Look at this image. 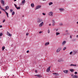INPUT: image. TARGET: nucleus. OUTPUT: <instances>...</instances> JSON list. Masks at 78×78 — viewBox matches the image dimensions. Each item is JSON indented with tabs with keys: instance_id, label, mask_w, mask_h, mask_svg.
I'll return each instance as SVG.
<instances>
[{
	"instance_id": "nucleus-1",
	"label": "nucleus",
	"mask_w": 78,
	"mask_h": 78,
	"mask_svg": "<svg viewBox=\"0 0 78 78\" xmlns=\"http://www.w3.org/2000/svg\"><path fill=\"white\" fill-rule=\"evenodd\" d=\"M42 19H38L37 20V22L38 23H40L41 22H42Z\"/></svg>"
},
{
	"instance_id": "nucleus-2",
	"label": "nucleus",
	"mask_w": 78,
	"mask_h": 78,
	"mask_svg": "<svg viewBox=\"0 0 78 78\" xmlns=\"http://www.w3.org/2000/svg\"><path fill=\"white\" fill-rule=\"evenodd\" d=\"M41 8V5H37L35 8V10H36V9H39V8Z\"/></svg>"
},
{
	"instance_id": "nucleus-3",
	"label": "nucleus",
	"mask_w": 78,
	"mask_h": 78,
	"mask_svg": "<svg viewBox=\"0 0 78 78\" xmlns=\"http://www.w3.org/2000/svg\"><path fill=\"white\" fill-rule=\"evenodd\" d=\"M25 3V0H23L21 3V5H23Z\"/></svg>"
},
{
	"instance_id": "nucleus-4",
	"label": "nucleus",
	"mask_w": 78,
	"mask_h": 78,
	"mask_svg": "<svg viewBox=\"0 0 78 78\" xmlns=\"http://www.w3.org/2000/svg\"><path fill=\"white\" fill-rule=\"evenodd\" d=\"M44 25V22H42L39 25V27H42V25Z\"/></svg>"
},
{
	"instance_id": "nucleus-5",
	"label": "nucleus",
	"mask_w": 78,
	"mask_h": 78,
	"mask_svg": "<svg viewBox=\"0 0 78 78\" xmlns=\"http://www.w3.org/2000/svg\"><path fill=\"white\" fill-rule=\"evenodd\" d=\"M53 12H50L48 13V15L50 16H53Z\"/></svg>"
},
{
	"instance_id": "nucleus-6",
	"label": "nucleus",
	"mask_w": 78,
	"mask_h": 78,
	"mask_svg": "<svg viewBox=\"0 0 78 78\" xmlns=\"http://www.w3.org/2000/svg\"><path fill=\"white\" fill-rule=\"evenodd\" d=\"M61 50V48H58L56 52L57 53H58L60 51V50Z\"/></svg>"
},
{
	"instance_id": "nucleus-7",
	"label": "nucleus",
	"mask_w": 78,
	"mask_h": 78,
	"mask_svg": "<svg viewBox=\"0 0 78 78\" xmlns=\"http://www.w3.org/2000/svg\"><path fill=\"white\" fill-rule=\"evenodd\" d=\"M53 75H54V76H58V75H59V74L56 73H53Z\"/></svg>"
},
{
	"instance_id": "nucleus-8",
	"label": "nucleus",
	"mask_w": 78,
	"mask_h": 78,
	"mask_svg": "<svg viewBox=\"0 0 78 78\" xmlns=\"http://www.w3.org/2000/svg\"><path fill=\"white\" fill-rule=\"evenodd\" d=\"M70 66H73V67H76V64H71L70 65Z\"/></svg>"
},
{
	"instance_id": "nucleus-9",
	"label": "nucleus",
	"mask_w": 78,
	"mask_h": 78,
	"mask_svg": "<svg viewBox=\"0 0 78 78\" xmlns=\"http://www.w3.org/2000/svg\"><path fill=\"white\" fill-rule=\"evenodd\" d=\"M63 72H64L65 73H68V72H69V71L68 70H65L63 71Z\"/></svg>"
},
{
	"instance_id": "nucleus-10",
	"label": "nucleus",
	"mask_w": 78,
	"mask_h": 78,
	"mask_svg": "<svg viewBox=\"0 0 78 78\" xmlns=\"http://www.w3.org/2000/svg\"><path fill=\"white\" fill-rule=\"evenodd\" d=\"M7 35H8V36H11V34H10V33H9V32L7 31Z\"/></svg>"
},
{
	"instance_id": "nucleus-11",
	"label": "nucleus",
	"mask_w": 78,
	"mask_h": 78,
	"mask_svg": "<svg viewBox=\"0 0 78 78\" xmlns=\"http://www.w3.org/2000/svg\"><path fill=\"white\" fill-rule=\"evenodd\" d=\"M55 22L54 20H52V26H55Z\"/></svg>"
},
{
	"instance_id": "nucleus-12",
	"label": "nucleus",
	"mask_w": 78,
	"mask_h": 78,
	"mask_svg": "<svg viewBox=\"0 0 78 78\" xmlns=\"http://www.w3.org/2000/svg\"><path fill=\"white\" fill-rule=\"evenodd\" d=\"M1 2L2 4H4V5L5 4V1L3 0H1Z\"/></svg>"
},
{
	"instance_id": "nucleus-13",
	"label": "nucleus",
	"mask_w": 78,
	"mask_h": 78,
	"mask_svg": "<svg viewBox=\"0 0 78 78\" xmlns=\"http://www.w3.org/2000/svg\"><path fill=\"white\" fill-rule=\"evenodd\" d=\"M73 78H78V76L76 75H75L73 76Z\"/></svg>"
},
{
	"instance_id": "nucleus-14",
	"label": "nucleus",
	"mask_w": 78,
	"mask_h": 78,
	"mask_svg": "<svg viewBox=\"0 0 78 78\" xmlns=\"http://www.w3.org/2000/svg\"><path fill=\"white\" fill-rule=\"evenodd\" d=\"M5 12L6 14L7 17H9V16H8V13L6 12L5 10L4 11Z\"/></svg>"
},
{
	"instance_id": "nucleus-15",
	"label": "nucleus",
	"mask_w": 78,
	"mask_h": 78,
	"mask_svg": "<svg viewBox=\"0 0 78 78\" xmlns=\"http://www.w3.org/2000/svg\"><path fill=\"white\" fill-rule=\"evenodd\" d=\"M49 44H50V43L49 42H48L47 43H46L45 44V46H46L47 45H49Z\"/></svg>"
},
{
	"instance_id": "nucleus-16",
	"label": "nucleus",
	"mask_w": 78,
	"mask_h": 78,
	"mask_svg": "<svg viewBox=\"0 0 78 78\" xmlns=\"http://www.w3.org/2000/svg\"><path fill=\"white\" fill-rule=\"evenodd\" d=\"M5 10H8V9H9V6H6L5 7Z\"/></svg>"
},
{
	"instance_id": "nucleus-17",
	"label": "nucleus",
	"mask_w": 78,
	"mask_h": 78,
	"mask_svg": "<svg viewBox=\"0 0 78 78\" xmlns=\"http://www.w3.org/2000/svg\"><path fill=\"white\" fill-rule=\"evenodd\" d=\"M35 76H37V77H39V78H41V76H40V75H39V74L36 75H35Z\"/></svg>"
},
{
	"instance_id": "nucleus-18",
	"label": "nucleus",
	"mask_w": 78,
	"mask_h": 78,
	"mask_svg": "<svg viewBox=\"0 0 78 78\" xmlns=\"http://www.w3.org/2000/svg\"><path fill=\"white\" fill-rule=\"evenodd\" d=\"M0 9H2V11H5V9H3V8H2V7L0 5Z\"/></svg>"
},
{
	"instance_id": "nucleus-19",
	"label": "nucleus",
	"mask_w": 78,
	"mask_h": 78,
	"mask_svg": "<svg viewBox=\"0 0 78 78\" xmlns=\"http://www.w3.org/2000/svg\"><path fill=\"white\" fill-rule=\"evenodd\" d=\"M66 43V41H64L62 43V45H64Z\"/></svg>"
},
{
	"instance_id": "nucleus-20",
	"label": "nucleus",
	"mask_w": 78,
	"mask_h": 78,
	"mask_svg": "<svg viewBox=\"0 0 78 78\" xmlns=\"http://www.w3.org/2000/svg\"><path fill=\"white\" fill-rule=\"evenodd\" d=\"M50 69H47V72H50Z\"/></svg>"
},
{
	"instance_id": "nucleus-21",
	"label": "nucleus",
	"mask_w": 78,
	"mask_h": 78,
	"mask_svg": "<svg viewBox=\"0 0 78 78\" xmlns=\"http://www.w3.org/2000/svg\"><path fill=\"white\" fill-rule=\"evenodd\" d=\"M69 33H65L64 34V35H65V36H66V35H69Z\"/></svg>"
},
{
	"instance_id": "nucleus-22",
	"label": "nucleus",
	"mask_w": 78,
	"mask_h": 78,
	"mask_svg": "<svg viewBox=\"0 0 78 78\" xmlns=\"http://www.w3.org/2000/svg\"><path fill=\"white\" fill-rule=\"evenodd\" d=\"M60 34V33L59 32H56V36H58V35H59Z\"/></svg>"
},
{
	"instance_id": "nucleus-23",
	"label": "nucleus",
	"mask_w": 78,
	"mask_h": 78,
	"mask_svg": "<svg viewBox=\"0 0 78 78\" xmlns=\"http://www.w3.org/2000/svg\"><path fill=\"white\" fill-rule=\"evenodd\" d=\"M53 5V2H51L49 3V5Z\"/></svg>"
},
{
	"instance_id": "nucleus-24",
	"label": "nucleus",
	"mask_w": 78,
	"mask_h": 78,
	"mask_svg": "<svg viewBox=\"0 0 78 78\" xmlns=\"http://www.w3.org/2000/svg\"><path fill=\"white\" fill-rule=\"evenodd\" d=\"M59 10L60 11H64V9H59Z\"/></svg>"
},
{
	"instance_id": "nucleus-25",
	"label": "nucleus",
	"mask_w": 78,
	"mask_h": 78,
	"mask_svg": "<svg viewBox=\"0 0 78 78\" xmlns=\"http://www.w3.org/2000/svg\"><path fill=\"white\" fill-rule=\"evenodd\" d=\"M5 49V47L4 46L2 47V50L3 51V50H4V49Z\"/></svg>"
},
{
	"instance_id": "nucleus-26",
	"label": "nucleus",
	"mask_w": 78,
	"mask_h": 78,
	"mask_svg": "<svg viewBox=\"0 0 78 78\" xmlns=\"http://www.w3.org/2000/svg\"><path fill=\"white\" fill-rule=\"evenodd\" d=\"M31 6H32V7H34V4L32 3L31 4Z\"/></svg>"
},
{
	"instance_id": "nucleus-27",
	"label": "nucleus",
	"mask_w": 78,
	"mask_h": 78,
	"mask_svg": "<svg viewBox=\"0 0 78 78\" xmlns=\"http://www.w3.org/2000/svg\"><path fill=\"white\" fill-rule=\"evenodd\" d=\"M70 71L71 72H73V71H74V70H73V69H70Z\"/></svg>"
},
{
	"instance_id": "nucleus-28",
	"label": "nucleus",
	"mask_w": 78,
	"mask_h": 78,
	"mask_svg": "<svg viewBox=\"0 0 78 78\" xmlns=\"http://www.w3.org/2000/svg\"><path fill=\"white\" fill-rule=\"evenodd\" d=\"M15 14V12L14 11H13L12 12V16H13V15H14V14Z\"/></svg>"
},
{
	"instance_id": "nucleus-29",
	"label": "nucleus",
	"mask_w": 78,
	"mask_h": 78,
	"mask_svg": "<svg viewBox=\"0 0 78 78\" xmlns=\"http://www.w3.org/2000/svg\"><path fill=\"white\" fill-rule=\"evenodd\" d=\"M3 36V33H0V36Z\"/></svg>"
},
{
	"instance_id": "nucleus-30",
	"label": "nucleus",
	"mask_w": 78,
	"mask_h": 78,
	"mask_svg": "<svg viewBox=\"0 0 78 78\" xmlns=\"http://www.w3.org/2000/svg\"><path fill=\"white\" fill-rule=\"evenodd\" d=\"M16 9H20V7H17Z\"/></svg>"
},
{
	"instance_id": "nucleus-31",
	"label": "nucleus",
	"mask_w": 78,
	"mask_h": 78,
	"mask_svg": "<svg viewBox=\"0 0 78 78\" xmlns=\"http://www.w3.org/2000/svg\"><path fill=\"white\" fill-rule=\"evenodd\" d=\"M48 33H50V29H48Z\"/></svg>"
},
{
	"instance_id": "nucleus-32",
	"label": "nucleus",
	"mask_w": 78,
	"mask_h": 78,
	"mask_svg": "<svg viewBox=\"0 0 78 78\" xmlns=\"http://www.w3.org/2000/svg\"><path fill=\"white\" fill-rule=\"evenodd\" d=\"M59 25H60V26H62V25H63V24H62V23H60Z\"/></svg>"
},
{
	"instance_id": "nucleus-33",
	"label": "nucleus",
	"mask_w": 78,
	"mask_h": 78,
	"mask_svg": "<svg viewBox=\"0 0 78 78\" xmlns=\"http://www.w3.org/2000/svg\"><path fill=\"white\" fill-rule=\"evenodd\" d=\"M12 11H13V9H11L10 10V12H12Z\"/></svg>"
},
{
	"instance_id": "nucleus-34",
	"label": "nucleus",
	"mask_w": 78,
	"mask_h": 78,
	"mask_svg": "<svg viewBox=\"0 0 78 78\" xmlns=\"http://www.w3.org/2000/svg\"><path fill=\"white\" fill-rule=\"evenodd\" d=\"M14 5L15 7V8H17V5H15V4H14Z\"/></svg>"
},
{
	"instance_id": "nucleus-35",
	"label": "nucleus",
	"mask_w": 78,
	"mask_h": 78,
	"mask_svg": "<svg viewBox=\"0 0 78 78\" xmlns=\"http://www.w3.org/2000/svg\"><path fill=\"white\" fill-rule=\"evenodd\" d=\"M66 47H64L63 49V50H66Z\"/></svg>"
},
{
	"instance_id": "nucleus-36",
	"label": "nucleus",
	"mask_w": 78,
	"mask_h": 78,
	"mask_svg": "<svg viewBox=\"0 0 78 78\" xmlns=\"http://www.w3.org/2000/svg\"><path fill=\"white\" fill-rule=\"evenodd\" d=\"M42 33V31H40L39 32V34H41V33Z\"/></svg>"
},
{
	"instance_id": "nucleus-37",
	"label": "nucleus",
	"mask_w": 78,
	"mask_h": 78,
	"mask_svg": "<svg viewBox=\"0 0 78 78\" xmlns=\"http://www.w3.org/2000/svg\"><path fill=\"white\" fill-rule=\"evenodd\" d=\"M72 53H73V52H72V51L71 52L69 53L70 55H72Z\"/></svg>"
},
{
	"instance_id": "nucleus-38",
	"label": "nucleus",
	"mask_w": 78,
	"mask_h": 78,
	"mask_svg": "<svg viewBox=\"0 0 78 78\" xmlns=\"http://www.w3.org/2000/svg\"><path fill=\"white\" fill-rule=\"evenodd\" d=\"M71 75L72 76H73V74H71Z\"/></svg>"
},
{
	"instance_id": "nucleus-39",
	"label": "nucleus",
	"mask_w": 78,
	"mask_h": 78,
	"mask_svg": "<svg viewBox=\"0 0 78 78\" xmlns=\"http://www.w3.org/2000/svg\"><path fill=\"white\" fill-rule=\"evenodd\" d=\"M42 14L43 15V16H45V13H43Z\"/></svg>"
},
{
	"instance_id": "nucleus-40",
	"label": "nucleus",
	"mask_w": 78,
	"mask_h": 78,
	"mask_svg": "<svg viewBox=\"0 0 78 78\" xmlns=\"http://www.w3.org/2000/svg\"><path fill=\"white\" fill-rule=\"evenodd\" d=\"M75 74H77L78 73L77 72H75L74 73Z\"/></svg>"
},
{
	"instance_id": "nucleus-41",
	"label": "nucleus",
	"mask_w": 78,
	"mask_h": 78,
	"mask_svg": "<svg viewBox=\"0 0 78 78\" xmlns=\"http://www.w3.org/2000/svg\"><path fill=\"white\" fill-rule=\"evenodd\" d=\"M35 73H37V70H35Z\"/></svg>"
},
{
	"instance_id": "nucleus-42",
	"label": "nucleus",
	"mask_w": 78,
	"mask_h": 78,
	"mask_svg": "<svg viewBox=\"0 0 78 78\" xmlns=\"http://www.w3.org/2000/svg\"><path fill=\"white\" fill-rule=\"evenodd\" d=\"M5 22V20H4L3 21V23H4V22Z\"/></svg>"
},
{
	"instance_id": "nucleus-43",
	"label": "nucleus",
	"mask_w": 78,
	"mask_h": 78,
	"mask_svg": "<svg viewBox=\"0 0 78 78\" xmlns=\"http://www.w3.org/2000/svg\"><path fill=\"white\" fill-rule=\"evenodd\" d=\"M50 68H51V66H49V67H48V69H50Z\"/></svg>"
},
{
	"instance_id": "nucleus-44",
	"label": "nucleus",
	"mask_w": 78,
	"mask_h": 78,
	"mask_svg": "<svg viewBox=\"0 0 78 78\" xmlns=\"http://www.w3.org/2000/svg\"><path fill=\"white\" fill-rule=\"evenodd\" d=\"M27 53H29V51H27Z\"/></svg>"
},
{
	"instance_id": "nucleus-45",
	"label": "nucleus",
	"mask_w": 78,
	"mask_h": 78,
	"mask_svg": "<svg viewBox=\"0 0 78 78\" xmlns=\"http://www.w3.org/2000/svg\"><path fill=\"white\" fill-rule=\"evenodd\" d=\"M28 33H27L26 34V36H28Z\"/></svg>"
},
{
	"instance_id": "nucleus-46",
	"label": "nucleus",
	"mask_w": 78,
	"mask_h": 78,
	"mask_svg": "<svg viewBox=\"0 0 78 78\" xmlns=\"http://www.w3.org/2000/svg\"><path fill=\"white\" fill-rule=\"evenodd\" d=\"M0 28H2V26L0 25Z\"/></svg>"
},
{
	"instance_id": "nucleus-47",
	"label": "nucleus",
	"mask_w": 78,
	"mask_h": 78,
	"mask_svg": "<svg viewBox=\"0 0 78 78\" xmlns=\"http://www.w3.org/2000/svg\"><path fill=\"white\" fill-rule=\"evenodd\" d=\"M70 39H72V36H71V35L70 36Z\"/></svg>"
},
{
	"instance_id": "nucleus-48",
	"label": "nucleus",
	"mask_w": 78,
	"mask_h": 78,
	"mask_svg": "<svg viewBox=\"0 0 78 78\" xmlns=\"http://www.w3.org/2000/svg\"><path fill=\"white\" fill-rule=\"evenodd\" d=\"M76 37H77V38H78V35H77L76 36Z\"/></svg>"
},
{
	"instance_id": "nucleus-49",
	"label": "nucleus",
	"mask_w": 78,
	"mask_h": 78,
	"mask_svg": "<svg viewBox=\"0 0 78 78\" xmlns=\"http://www.w3.org/2000/svg\"><path fill=\"white\" fill-rule=\"evenodd\" d=\"M66 32H68V30H66Z\"/></svg>"
},
{
	"instance_id": "nucleus-50",
	"label": "nucleus",
	"mask_w": 78,
	"mask_h": 78,
	"mask_svg": "<svg viewBox=\"0 0 78 78\" xmlns=\"http://www.w3.org/2000/svg\"><path fill=\"white\" fill-rule=\"evenodd\" d=\"M0 14H2V12L0 11Z\"/></svg>"
},
{
	"instance_id": "nucleus-51",
	"label": "nucleus",
	"mask_w": 78,
	"mask_h": 78,
	"mask_svg": "<svg viewBox=\"0 0 78 78\" xmlns=\"http://www.w3.org/2000/svg\"><path fill=\"white\" fill-rule=\"evenodd\" d=\"M49 26H51V24H49Z\"/></svg>"
},
{
	"instance_id": "nucleus-52",
	"label": "nucleus",
	"mask_w": 78,
	"mask_h": 78,
	"mask_svg": "<svg viewBox=\"0 0 78 78\" xmlns=\"http://www.w3.org/2000/svg\"><path fill=\"white\" fill-rule=\"evenodd\" d=\"M16 0H14V2H16Z\"/></svg>"
},
{
	"instance_id": "nucleus-53",
	"label": "nucleus",
	"mask_w": 78,
	"mask_h": 78,
	"mask_svg": "<svg viewBox=\"0 0 78 78\" xmlns=\"http://www.w3.org/2000/svg\"><path fill=\"white\" fill-rule=\"evenodd\" d=\"M43 1H46V0H43Z\"/></svg>"
},
{
	"instance_id": "nucleus-54",
	"label": "nucleus",
	"mask_w": 78,
	"mask_h": 78,
	"mask_svg": "<svg viewBox=\"0 0 78 78\" xmlns=\"http://www.w3.org/2000/svg\"><path fill=\"white\" fill-rule=\"evenodd\" d=\"M58 29H57V30H56V31H58Z\"/></svg>"
},
{
	"instance_id": "nucleus-55",
	"label": "nucleus",
	"mask_w": 78,
	"mask_h": 78,
	"mask_svg": "<svg viewBox=\"0 0 78 78\" xmlns=\"http://www.w3.org/2000/svg\"><path fill=\"white\" fill-rule=\"evenodd\" d=\"M77 24H78V22H77Z\"/></svg>"
}]
</instances>
